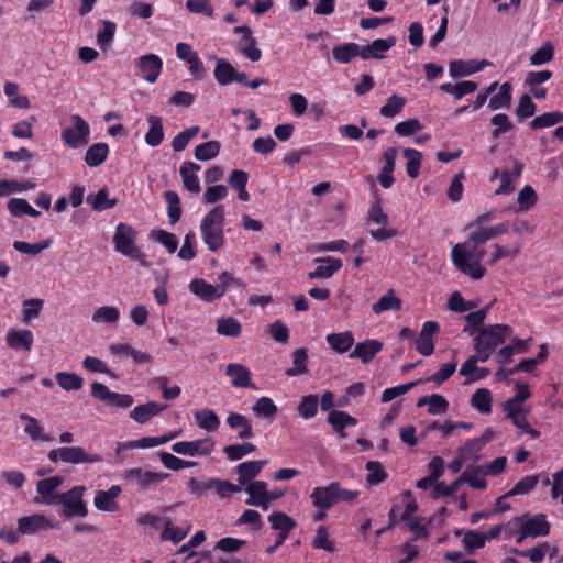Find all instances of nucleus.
I'll list each match as a JSON object with an SVG mask.
<instances>
[{"mask_svg": "<svg viewBox=\"0 0 563 563\" xmlns=\"http://www.w3.org/2000/svg\"><path fill=\"white\" fill-rule=\"evenodd\" d=\"M488 219L489 213L482 214L477 219V223L470 227L468 240L454 245L451 251L455 267L475 280L482 279L486 273V268L481 264L484 258V250L479 247V244L509 231V227L505 223L486 227Z\"/></svg>", "mask_w": 563, "mask_h": 563, "instance_id": "nucleus-1", "label": "nucleus"}, {"mask_svg": "<svg viewBox=\"0 0 563 563\" xmlns=\"http://www.w3.org/2000/svg\"><path fill=\"white\" fill-rule=\"evenodd\" d=\"M360 496L358 490L343 488L338 482L313 488L310 494L312 505L319 510H329L335 504L351 503Z\"/></svg>", "mask_w": 563, "mask_h": 563, "instance_id": "nucleus-2", "label": "nucleus"}, {"mask_svg": "<svg viewBox=\"0 0 563 563\" xmlns=\"http://www.w3.org/2000/svg\"><path fill=\"white\" fill-rule=\"evenodd\" d=\"M137 232L131 225L125 223H119L115 228V232L112 238L115 252L135 260L141 266L146 267V256L136 245Z\"/></svg>", "mask_w": 563, "mask_h": 563, "instance_id": "nucleus-3", "label": "nucleus"}, {"mask_svg": "<svg viewBox=\"0 0 563 563\" xmlns=\"http://www.w3.org/2000/svg\"><path fill=\"white\" fill-rule=\"evenodd\" d=\"M219 283L208 284L202 278H195L189 284V290L206 302H211L221 298L231 286L240 287L242 284L228 272L218 276Z\"/></svg>", "mask_w": 563, "mask_h": 563, "instance_id": "nucleus-4", "label": "nucleus"}, {"mask_svg": "<svg viewBox=\"0 0 563 563\" xmlns=\"http://www.w3.org/2000/svg\"><path fill=\"white\" fill-rule=\"evenodd\" d=\"M509 525L518 529V537L516 539L518 544H521L528 538L547 537L551 528L544 514H525L512 518Z\"/></svg>", "mask_w": 563, "mask_h": 563, "instance_id": "nucleus-5", "label": "nucleus"}, {"mask_svg": "<svg viewBox=\"0 0 563 563\" xmlns=\"http://www.w3.org/2000/svg\"><path fill=\"white\" fill-rule=\"evenodd\" d=\"M169 477V474L155 472L151 467H132L128 470L123 478L128 485L139 490L147 492L156 488L161 483Z\"/></svg>", "mask_w": 563, "mask_h": 563, "instance_id": "nucleus-6", "label": "nucleus"}, {"mask_svg": "<svg viewBox=\"0 0 563 563\" xmlns=\"http://www.w3.org/2000/svg\"><path fill=\"white\" fill-rule=\"evenodd\" d=\"M86 487L84 485L74 486L66 493L58 495V504L63 506L62 515L66 518L80 517L88 515L87 504L84 500Z\"/></svg>", "mask_w": 563, "mask_h": 563, "instance_id": "nucleus-7", "label": "nucleus"}, {"mask_svg": "<svg viewBox=\"0 0 563 563\" xmlns=\"http://www.w3.org/2000/svg\"><path fill=\"white\" fill-rule=\"evenodd\" d=\"M47 457L54 463L60 461L70 464L98 463L102 461V456L100 454L87 453L80 446H62L53 449L48 452Z\"/></svg>", "mask_w": 563, "mask_h": 563, "instance_id": "nucleus-8", "label": "nucleus"}, {"mask_svg": "<svg viewBox=\"0 0 563 563\" xmlns=\"http://www.w3.org/2000/svg\"><path fill=\"white\" fill-rule=\"evenodd\" d=\"M222 221V213H207L200 225L202 240L212 252L223 244Z\"/></svg>", "mask_w": 563, "mask_h": 563, "instance_id": "nucleus-9", "label": "nucleus"}, {"mask_svg": "<svg viewBox=\"0 0 563 563\" xmlns=\"http://www.w3.org/2000/svg\"><path fill=\"white\" fill-rule=\"evenodd\" d=\"M70 122L71 124L62 131L60 137L63 142L71 148H78L88 144L90 135L89 124L79 114H73Z\"/></svg>", "mask_w": 563, "mask_h": 563, "instance_id": "nucleus-10", "label": "nucleus"}, {"mask_svg": "<svg viewBox=\"0 0 563 563\" xmlns=\"http://www.w3.org/2000/svg\"><path fill=\"white\" fill-rule=\"evenodd\" d=\"M511 334V328L505 324H493L482 327L474 339V343L482 345V347L495 351L506 338Z\"/></svg>", "mask_w": 563, "mask_h": 563, "instance_id": "nucleus-11", "label": "nucleus"}, {"mask_svg": "<svg viewBox=\"0 0 563 563\" xmlns=\"http://www.w3.org/2000/svg\"><path fill=\"white\" fill-rule=\"evenodd\" d=\"M91 394L96 399L104 405L122 409L131 407L134 401L131 395L111 391L101 383H93L91 385Z\"/></svg>", "mask_w": 563, "mask_h": 563, "instance_id": "nucleus-12", "label": "nucleus"}, {"mask_svg": "<svg viewBox=\"0 0 563 563\" xmlns=\"http://www.w3.org/2000/svg\"><path fill=\"white\" fill-rule=\"evenodd\" d=\"M272 529L278 531L277 544H273L266 549L268 554H272L280 547L288 538L289 532L296 527V522L288 515L283 511H274L268 516Z\"/></svg>", "mask_w": 563, "mask_h": 563, "instance_id": "nucleus-13", "label": "nucleus"}, {"mask_svg": "<svg viewBox=\"0 0 563 563\" xmlns=\"http://www.w3.org/2000/svg\"><path fill=\"white\" fill-rule=\"evenodd\" d=\"M174 453L188 456H205L209 455L214 450V442L210 438L194 440V441H179L170 446Z\"/></svg>", "mask_w": 563, "mask_h": 563, "instance_id": "nucleus-14", "label": "nucleus"}, {"mask_svg": "<svg viewBox=\"0 0 563 563\" xmlns=\"http://www.w3.org/2000/svg\"><path fill=\"white\" fill-rule=\"evenodd\" d=\"M163 62L155 54H146L135 60V74L144 78L147 82L153 84L161 75Z\"/></svg>", "mask_w": 563, "mask_h": 563, "instance_id": "nucleus-15", "label": "nucleus"}, {"mask_svg": "<svg viewBox=\"0 0 563 563\" xmlns=\"http://www.w3.org/2000/svg\"><path fill=\"white\" fill-rule=\"evenodd\" d=\"M18 528L21 534H33L42 530L56 529L57 526L42 514H33L18 519Z\"/></svg>", "mask_w": 563, "mask_h": 563, "instance_id": "nucleus-16", "label": "nucleus"}, {"mask_svg": "<svg viewBox=\"0 0 563 563\" xmlns=\"http://www.w3.org/2000/svg\"><path fill=\"white\" fill-rule=\"evenodd\" d=\"M387 213H369L367 225L368 232L371 233L374 240L380 242L394 238L398 234L396 229L389 228L387 227Z\"/></svg>", "mask_w": 563, "mask_h": 563, "instance_id": "nucleus-17", "label": "nucleus"}, {"mask_svg": "<svg viewBox=\"0 0 563 563\" xmlns=\"http://www.w3.org/2000/svg\"><path fill=\"white\" fill-rule=\"evenodd\" d=\"M64 479L60 476H52L48 478H44L37 482L36 492L38 497H36L35 501L52 505L58 501V495L56 490L63 484Z\"/></svg>", "mask_w": 563, "mask_h": 563, "instance_id": "nucleus-18", "label": "nucleus"}, {"mask_svg": "<svg viewBox=\"0 0 563 563\" xmlns=\"http://www.w3.org/2000/svg\"><path fill=\"white\" fill-rule=\"evenodd\" d=\"M439 324L435 321H426L422 324L418 338L415 340L416 350L423 356H429L434 351L433 335L439 332Z\"/></svg>", "mask_w": 563, "mask_h": 563, "instance_id": "nucleus-19", "label": "nucleus"}, {"mask_svg": "<svg viewBox=\"0 0 563 563\" xmlns=\"http://www.w3.org/2000/svg\"><path fill=\"white\" fill-rule=\"evenodd\" d=\"M244 490L249 494L245 504L268 510L267 484L263 481H254L244 485Z\"/></svg>", "mask_w": 563, "mask_h": 563, "instance_id": "nucleus-20", "label": "nucleus"}, {"mask_svg": "<svg viewBox=\"0 0 563 563\" xmlns=\"http://www.w3.org/2000/svg\"><path fill=\"white\" fill-rule=\"evenodd\" d=\"M490 63L486 59L481 62L455 59L450 62L449 74L452 78L465 77L483 70Z\"/></svg>", "mask_w": 563, "mask_h": 563, "instance_id": "nucleus-21", "label": "nucleus"}, {"mask_svg": "<svg viewBox=\"0 0 563 563\" xmlns=\"http://www.w3.org/2000/svg\"><path fill=\"white\" fill-rule=\"evenodd\" d=\"M34 335L26 329H10L5 334L7 344L15 351L30 352L32 350Z\"/></svg>", "mask_w": 563, "mask_h": 563, "instance_id": "nucleus-22", "label": "nucleus"}, {"mask_svg": "<svg viewBox=\"0 0 563 563\" xmlns=\"http://www.w3.org/2000/svg\"><path fill=\"white\" fill-rule=\"evenodd\" d=\"M122 489L119 485H112L108 490H98L93 498V505L98 510L113 512L119 509L117 498Z\"/></svg>", "mask_w": 563, "mask_h": 563, "instance_id": "nucleus-23", "label": "nucleus"}, {"mask_svg": "<svg viewBox=\"0 0 563 563\" xmlns=\"http://www.w3.org/2000/svg\"><path fill=\"white\" fill-rule=\"evenodd\" d=\"M19 419L24 423V433L33 441L52 442L53 435L44 431V426L34 417L21 413Z\"/></svg>", "mask_w": 563, "mask_h": 563, "instance_id": "nucleus-24", "label": "nucleus"}, {"mask_svg": "<svg viewBox=\"0 0 563 563\" xmlns=\"http://www.w3.org/2000/svg\"><path fill=\"white\" fill-rule=\"evenodd\" d=\"M225 375L229 376L233 387L255 388L251 379L250 369L243 364L230 363L225 368Z\"/></svg>", "mask_w": 563, "mask_h": 563, "instance_id": "nucleus-25", "label": "nucleus"}, {"mask_svg": "<svg viewBox=\"0 0 563 563\" xmlns=\"http://www.w3.org/2000/svg\"><path fill=\"white\" fill-rule=\"evenodd\" d=\"M268 463L267 460H258V461H246L240 463L235 467V472L238 474V482L240 486H244L249 483L254 482V478L262 472L264 466Z\"/></svg>", "mask_w": 563, "mask_h": 563, "instance_id": "nucleus-26", "label": "nucleus"}, {"mask_svg": "<svg viewBox=\"0 0 563 563\" xmlns=\"http://www.w3.org/2000/svg\"><path fill=\"white\" fill-rule=\"evenodd\" d=\"M320 263V265L312 272L308 274V278L310 279H327L330 278L341 269L343 263L340 258L333 257H318L314 260Z\"/></svg>", "mask_w": 563, "mask_h": 563, "instance_id": "nucleus-27", "label": "nucleus"}, {"mask_svg": "<svg viewBox=\"0 0 563 563\" xmlns=\"http://www.w3.org/2000/svg\"><path fill=\"white\" fill-rule=\"evenodd\" d=\"M383 349V343L378 340L369 339L358 342L350 353V358H360L363 363L372 361Z\"/></svg>", "mask_w": 563, "mask_h": 563, "instance_id": "nucleus-28", "label": "nucleus"}, {"mask_svg": "<svg viewBox=\"0 0 563 563\" xmlns=\"http://www.w3.org/2000/svg\"><path fill=\"white\" fill-rule=\"evenodd\" d=\"M166 408V404L148 401L144 405H139L134 407V409L130 412V417L139 423H145L151 418L164 411Z\"/></svg>", "mask_w": 563, "mask_h": 563, "instance_id": "nucleus-29", "label": "nucleus"}, {"mask_svg": "<svg viewBox=\"0 0 563 563\" xmlns=\"http://www.w3.org/2000/svg\"><path fill=\"white\" fill-rule=\"evenodd\" d=\"M227 424L232 430L236 431V438L240 440H246L253 437L251 422L241 413L231 412L227 418Z\"/></svg>", "mask_w": 563, "mask_h": 563, "instance_id": "nucleus-30", "label": "nucleus"}, {"mask_svg": "<svg viewBox=\"0 0 563 563\" xmlns=\"http://www.w3.org/2000/svg\"><path fill=\"white\" fill-rule=\"evenodd\" d=\"M198 170H200V165L192 162H185L179 169L184 187L194 194H198L200 190V183L196 176Z\"/></svg>", "mask_w": 563, "mask_h": 563, "instance_id": "nucleus-31", "label": "nucleus"}, {"mask_svg": "<svg viewBox=\"0 0 563 563\" xmlns=\"http://www.w3.org/2000/svg\"><path fill=\"white\" fill-rule=\"evenodd\" d=\"M327 343L330 347L339 354L347 352L354 344L355 339L351 331L340 333H330L325 336Z\"/></svg>", "mask_w": 563, "mask_h": 563, "instance_id": "nucleus-32", "label": "nucleus"}, {"mask_svg": "<svg viewBox=\"0 0 563 563\" xmlns=\"http://www.w3.org/2000/svg\"><path fill=\"white\" fill-rule=\"evenodd\" d=\"M521 241L519 239L510 242V243H507L505 245L503 244H499V243H495L493 246H494V252L492 253V256H490V260L488 261V264L493 265L495 264L496 262L503 260V258H514L516 257L519 252H520V249H521Z\"/></svg>", "mask_w": 563, "mask_h": 563, "instance_id": "nucleus-33", "label": "nucleus"}, {"mask_svg": "<svg viewBox=\"0 0 563 563\" xmlns=\"http://www.w3.org/2000/svg\"><path fill=\"white\" fill-rule=\"evenodd\" d=\"M400 309L401 299L396 296L394 289L387 290V292L372 306L373 312L377 316L386 311H398Z\"/></svg>", "mask_w": 563, "mask_h": 563, "instance_id": "nucleus-34", "label": "nucleus"}, {"mask_svg": "<svg viewBox=\"0 0 563 563\" xmlns=\"http://www.w3.org/2000/svg\"><path fill=\"white\" fill-rule=\"evenodd\" d=\"M196 424L207 431L214 432L220 427V419L217 413L208 408L197 410L194 413Z\"/></svg>", "mask_w": 563, "mask_h": 563, "instance_id": "nucleus-35", "label": "nucleus"}, {"mask_svg": "<svg viewBox=\"0 0 563 563\" xmlns=\"http://www.w3.org/2000/svg\"><path fill=\"white\" fill-rule=\"evenodd\" d=\"M511 89L512 86L510 82L501 84L499 91L490 97L488 108L492 111L508 109L511 104Z\"/></svg>", "mask_w": 563, "mask_h": 563, "instance_id": "nucleus-36", "label": "nucleus"}, {"mask_svg": "<svg viewBox=\"0 0 563 563\" xmlns=\"http://www.w3.org/2000/svg\"><path fill=\"white\" fill-rule=\"evenodd\" d=\"M328 422L339 433L341 438L345 437L344 429L357 423L356 419L344 411L333 410L328 416Z\"/></svg>", "mask_w": 563, "mask_h": 563, "instance_id": "nucleus-37", "label": "nucleus"}, {"mask_svg": "<svg viewBox=\"0 0 563 563\" xmlns=\"http://www.w3.org/2000/svg\"><path fill=\"white\" fill-rule=\"evenodd\" d=\"M426 405L428 406V412L434 416L445 413L449 408L448 400L439 394L421 397L417 402L418 407Z\"/></svg>", "mask_w": 563, "mask_h": 563, "instance_id": "nucleus-38", "label": "nucleus"}, {"mask_svg": "<svg viewBox=\"0 0 563 563\" xmlns=\"http://www.w3.org/2000/svg\"><path fill=\"white\" fill-rule=\"evenodd\" d=\"M108 154L109 146L106 143H95L87 148L85 162L90 167H97L107 159Z\"/></svg>", "mask_w": 563, "mask_h": 563, "instance_id": "nucleus-39", "label": "nucleus"}, {"mask_svg": "<svg viewBox=\"0 0 563 563\" xmlns=\"http://www.w3.org/2000/svg\"><path fill=\"white\" fill-rule=\"evenodd\" d=\"M483 471L481 466H468L459 477L461 484L466 483L472 488L485 489L487 482L482 477Z\"/></svg>", "mask_w": 563, "mask_h": 563, "instance_id": "nucleus-40", "label": "nucleus"}, {"mask_svg": "<svg viewBox=\"0 0 563 563\" xmlns=\"http://www.w3.org/2000/svg\"><path fill=\"white\" fill-rule=\"evenodd\" d=\"M87 202L93 210H108L117 207V198H110L107 189L102 188L97 194H89Z\"/></svg>", "mask_w": 563, "mask_h": 563, "instance_id": "nucleus-41", "label": "nucleus"}, {"mask_svg": "<svg viewBox=\"0 0 563 563\" xmlns=\"http://www.w3.org/2000/svg\"><path fill=\"white\" fill-rule=\"evenodd\" d=\"M150 129L145 134V142L150 146H158L164 139L162 119L157 115H150Z\"/></svg>", "mask_w": 563, "mask_h": 563, "instance_id": "nucleus-42", "label": "nucleus"}, {"mask_svg": "<svg viewBox=\"0 0 563 563\" xmlns=\"http://www.w3.org/2000/svg\"><path fill=\"white\" fill-rule=\"evenodd\" d=\"M151 241L162 244L168 253H174L178 249V240L175 234L162 229H154L148 233Z\"/></svg>", "mask_w": 563, "mask_h": 563, "instance_id": "nucleus-43", "label": "nucleus"}, {"mask_svg": "<svg viewBox=\"0 0 563 563\" xmlns=\"http://www.w3.org/2000/svg\"><path fill=\"white\" fill-rule=\"evenodd\" d=\"M294 366L286 369L285 374L288 377H295L306 374L308 371V353L306 349H298L291 354Z\"/></svg>", "mask_w": 563, "mask_h": 563, "instance_id": "nucleus-44", "label": "nucleus"}, {"mask_svg": "<svg viewBox=\"0 0 563 563\" xmlns=\"http://www.w3.org/2000/svg\"><path fill=\"white\" fill-rule=\"evenodd\" d=\"M213 75L219 85L227 86L233 82L235 68L228 60L219 58L217 59V65Z\"/></svg>", "mask_w": 563, "mask_h": 563, "instance_id": "nucleus-45", "label": "nucleus"}, {"mask_svg": "<svg viewBox=\"0 0 563 563\" xmlns=\"http://www.w3.org/2000/svg\"><path fill=\"white\" fill-rule=\"evenodd\" d=\"M319 398L314 394L303 396L297 407L298 415L306 419H312L318 412Z\"/></svg>", "mask_w": 563, "mask_h": 563, "instance_id": "nucleus-46", "label": "nucleus"}, {"mask_svg": "<svg viewBox=\"0 0 563 563\" xmlns=\"http://www.w3.org/2000/svg\"><path fill=\"white\" fill-rule=\"evenodd\" d=\"M256 446L251 442L229 444L223 448V453L230 461H239L244 456L253 453Z\"/></svg>", "mask_w": 563, "mask_h": 563, "instance_id": "nucleus-47", "label": "nucleus"}, {"mask_svg": "<svg viewBox=\"0 0 563 563\" xmlns=\"http://www.w3.org/2000/svg\"><path fill=\"white\" fill-rule=\"evenodd\" d=\"M471 405L483 415L489 413L492 411L490 391L486 388L477 389L471 398Z\"/></svg>", "mask_w": 563, "mask_h": 563, "instance_id": "nucleus-48", "label": "nucleus"}, {"mask_svg": "<svg viewBox=\"0 0 563 563\" xmlns=\"http://www.w3.org/2000/svg\"><path fill=\"white\" fill-rule=\"evenodd\" d=\"M548 550H550V544L548 542H542L527 550H519L515 548L511 549V552L516 555L529 559L532 563H542Z\"/></svg>", "mask_w": 563, "mask_h": 563, "instance_id": "nucleus-49", "label": "nucleus"}, {"mask_svg": "<svg viewBox=\"0 0 563 563\" xmlns=\"http://www.w3.org/2000/svg\"><path fill=\"white\" fill-rule=\"evenodd\" d=\"M59 387L66 391L79 390L84 385V379L75 373L59 372L55 375Z\"/></svg>", "mask_w": 563, "mask_h": 563, "instance_id": "nucleus-50", "label": "nucleus"}, {"mask_svg": "<svg viewBox=\"0 0 563 563\" xmlns=\"http://www.w3.org/2000/svg\"><path fill=\"white\" fill-rule=\"evenodd\" d=\"M158 456L162 464L172 471H180L183 468L195 467L198 465V462L196 461L183 460L168 452H159Z\"/></svg>", "mask_w": 563, "mask_h": 563, "instance_id": "nucleus-51", "label": "nucleus"}, {"mask_svg": "<svg viewBox=\"0 0 563 563\" xmlns=\"http://www.w3.org/2000/svg\"><path fill=\"white\" fill-rule=\"evenodd\" d=\"M333 58L341 64L350 63L357 56V43H344L332 48Z\"/></svg>", "mask_w": 563, "mask_h": 563, "instance_id": "nucleus-52", "label": "nucleus"}, {"mask_svg": "<svg viewBox=\"0 0 563 563\" xmlns=\"http://www.w3.org/2000/svg\"><path fill=\"white\" fill-rule=\"evenodd\" d=\"M241 323L233 317L220 318L217 321V332L220 335L236 338L241 334Z\"/></svg>", "mask_w": 563, "mask_h": 563, "instance_id": "nucleus-53", "label": "nucleus"}, {"mask_svg": "<svg viewBox=\"0 0 563 563\" xmlns=\"http://www.w3.org/2000/svg\"><path fill=\"white\" fill-rule=\"evenodd\" d=\"M406 104V99L396 93H393L388 99L386 104H384L379 114L385 118H394L398 113H400Z\"/></svg>", "mask_w": 563, "mask_h": 563, "instance_id": "nucleus-54", "label": "nucleus"}, {"mask_svg": "<svg viewBox=\"0 0 563 563\" xmlns=\"http://www.w3.org/2000/svg\"><path fill=\"white\" fill-rule=\"evenodd\" d=\"M561 122H563V113L560 111H553V112H545L541 115L536 117L531 121L530 125H531V129L538 130V129L553 126Z\"/></svg>", "mask_w": 563, "mask_h": 563, "instance_id": "nucleus-55", "label": "nucleus"}, {"mask_svg": "<svg viewBox=\"0 0 563 563\" xmlns=\"http://www.w3.org/2000/svg\"><path fill=\"white\" fill-rule=\"evenodd\" d=\"M404 156L407 158L406 170L410 178L415 179L419 176L422 155L415 148H406Z\"/></svg>", "mask_w": 563, "mask_h": 563, "instance_id": "nucleus-56", "label": "nucleus"}, {"mask_svg": "<svg viewBox=\"0 0 563 563\" xmlns=\"http://www.w3.org/2000/svg\"><path fill=\"white\" fill-rule=\"evenodd\" d=\"M51 244H52V240L51 239L43 240V241H41L38 243H29V242H24V241H15L13 243V247H14L15 251H18L20 253H23V254L37 255L42 251H44L47 247H49Z\"/></svg>", "mask_w": 563, "mask_h": 563, "instance_id": "nucleus-57", "label": "nucleus"}, {"mask_svg": "<svg viewBox=\"0 0 563 563\" xmlns=\"http://www.w3.org/2000/svg\"><path fill=\"white\" fill-rule=\"evenodd\" d=\"M252 410L255 416L272 418L277 413L278 409L269 397L263 396L256 400V402L252 407Z\"/></svg>", "mask_w": 563, "mask_h": 563, "instance_id": "nucleus-58", "label": "nucleus"}, {"mask_svg": "<svg viewBox=\"0 0 563 563\" xmlns=\"http://www.w3.org/2000/svg\"><path fill=\"white\" fill-rule=\"evenodd\" d=\"M120 318V311L117 307L104 306L98 308L92 314L95 323H115Z\"/></svg>", "mask_w": 563, "mask_h": 563, "instance_id": "nucleus-59", "label": "nucleus"}, {"mask_svg": "<svg viewBox=\"0 0 563 563\" xmlns=\"http://www.w3.org/2000/svg\"><path fill=\"white\" fill-rule=\"evenodd\" d=\"M219 152L220 143L218 141H209L196 146L195 157L198 161H209L217 157Z\"/></svg>", "mask_w": 563, "mask_h": 563, "instance_id": "nucleus-60", "label": "nucleus"}, {"mask_svg": "<svg viewBox=\"0 0 563 563\" xmlns=\"http://www.w3.org/2000/svg\"><path fill=\"white\" fill-rule=\"evenodd\" d=\"M457 362L453 358L451 362L442 364L435 373L426 378V382H432L440 386L454 374Z\"/></svg>", "mask_w": 563, "mask_h": 563, "instance_id": "nucleus-61", "label": "nucleus"}, {"mask_svg": "<svg viewBox=\"0 0 563 563\" xmlns=\"http://www.w3.org/2000/svg\"><path fill=\"white\" fill-rule=\"evenodd\" d=\"M538 483V475L526 476L521 478L509 492L506 493V497L526 495L530 493L537 486Z\"/></svg>", "mask_w": 563, "mask_h": 563, "instance_id": "nucleus-62", "label": "nucleus"}, {"mask_svg": "<svg viewBox=\"0 0 563 563\" xmlns=\"http://www.w3.org/2000/svg\"><path fill=\"white\" fill-rule=\"evenodd\" d=\"M483 444L476 438L468 440L462 448L459 449L457 454L464 456V459L479 461Z\"/></svg>", "mask_w": 563, "mask_h": 563, "instance_id": "nucleus-63", "label": "nucleus"}, {"mask_svg": "<svg viewBox=\"0 0 563 563\" xmlns=\"http://www.w3.org/2000/svg\"><path fill=\"white\" fill-rule=\"evenodd\" d=\"M365 468L367 471L366 481L369 485H378L387 477L383 465L377 461L367 462Z\"/></svg>", "mask_w": 563, "mask_h": 563, "instance_id": "nucleus-64", "label": "nucleus"}]
</instances>
